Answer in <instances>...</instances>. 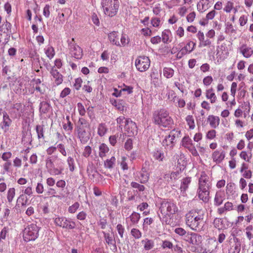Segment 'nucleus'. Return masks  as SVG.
I'll return each mask as SVG.
<instances>
[{
  "label": "nucleus",
  "mask_w": 253,
  "mask_h": 253,
  "mask_svg": "<svg viewBox=\"0 0 253 253\" xmlns=\"http://www.w3.org/2000/svg\"><path fill=\"white\" fill-rule=\"evenodd\" d=\"M204 216L203 211L196 210L190 211L186 214V224L193 230L201 231L205 223Z\"/></svg>",
  "instance_id": "obj_1"
},
{
  "label": "nucleus",
  "mask_w": 253,
  "mask_h": 253,
  "mask_svg": "<svg viewBox=\"0 0 253 253\" xmlns=\"http://www.w3.org/2000/svg\"><path fill=\"white\" fill-rule=\"evenodd\" d=\"M159 211L162 214V216L159 214L160 220L167 224L169 223L171 215L177 212L178 209L172 201L164 200L161 203Z\"/></svg>",
  "instance_id": "obj_2"
},
{
  "label": "nucleus",
  "mask_w": 253,
  "mask_h": 253,
  "mask_svg": "<svg viewBox=\"0 0 253 253\" xmlns=\"http://www.w3.org/2000/svg\"><path fill=\"white\" fill-rule=\"evenodd\" d=\"M152 121L159 126L169 127L173 123L172 119L169 116V112L165 109H160L154 112Z\"/></svg>",
  "instance_id": "obj_3"
},
{
  "label": "nucleus",
  "mask_w": 253,
  "mask_h": 253,
  "mask_svg": "<svg viewBox=\"0 0 253 253\" xmlns=\"http://www.w3.org/2000/svg\"><path fill=\"white\" fill-rule=\"evenodd\" d=\"M101 6L106 15L113 17L118 11L120 2L119 0H102Z\"/></svg>",
  "instance_id": "obj_4"
},
{
  "label": "nucleus",
  "mask_w": 253,
  "mask_h": 253,
  "mask_svg": "<svg viewBox=\"0 0 253 253\" xmlns=\"http://www.w3.org/2000/svg\"><path fill=\"white\" fill-rule=\"evenodd\" d=\"M181 137V131L177 129L170 131L169 134L166 136L162 141L163 146L168 150H171L175 145L176 139Z\"/></svg>",
  "instance_id": "obj_5"
},
{
  "label": "nucleus",
  "mask_w": 253,
  "mask_h": 253,
  "mask_svg": "<svg viewBox=\"0 0 253 253\" xmlns=\"http://www.w3.org/2000/svg\"><path fill=\"white\" fill-rule=\"evenodd\" d=\"M39 228L36 224H31L27 226L23 232V237L25 241H34L39 236Z\"/></svg>",
  "instance_id": "obj_6"
},
{
  "label": "nucleus",
  "mask_w": 253,
  "mask_h": 253,
  "mask_svg": "<svg viewBox=\"0 0 253 253\" xmlns=\"http://www.w3.org/2000/svg\"><path fill=\"white\" fill-rule=\"evenodd\" d=\"M54 222L56 225L67 229H73L76 226L74 221L65 217H56Z\"/></svg>",
  "instance_id": "obj_7"
},
{
  "label": "nucleus",
  "mask_w": 253,
  "mask_h": 253,
  "mask_svg": "<svg viewBox=\"0 0 253 253\" xmlns=\"http://www.w3.org/2000/svg\"><path fill=\"white\" fill-rule=\"evenodd\" d=\"M68 45L70 53L72 56L77 59H80L82 58V49L75 43L74 38H72L71 41L68 42Z\"/></svg>",
  "instance_id": "obj_8"
},
{
  "label": "nucleus",
  "mask_w": 253,
  "mask_h": 253,
  "mask_svg": "<svg viewBox=\"0 0 253 253\" xmlns=\"http://www.w3.org/2000/svg\"><path fill=\"white\" fill-rule=\"evenodd\" d=\"M135 66L140 72L146 71L150 67V61L146 56H139L135 60Z\"/></svg>",
  "instance_id": "obj_9"
},
{
  "label": "nucleus",
  "mask_w": 253,
  "mask_h": 253,
  "mask_svg": "<svg viewBox=\"0 0 253 253\" xmlns=\"http://www.w3.org/2000/svg\"><path fill=\"white\" fill-rule=\"evenodd\" d=\"M24 106L20 103H16L13 104L10 110V114L14 119H19L24 112Z\"/></svg>",
  "instance_id": "obj_10"
},
{
  "label": "nucleus",
  "mask_w": 253,
  "mask_h": 253,
  "mask_svg": "<svg viewBox=\"0 0 253 253\" xmlns=\"http://www.w3.org/2000/svg\"><path fill=\"white\" fill-rule=\"evenodd\" d=\"M125 130L128 136H132L137 134V129L136 124L129 119L125 120Z\"/></svg>",
  "instance_id": "obj_11"
},
{
  "label": "nucleus",
  "mask_w": 253,
  "mask_h": 253,
  "mask_svg": "<svg viewBox=\"0 0 253 253\" xmlns=\"http://www.w3.org/2000/svg\"><path fill=\"white\" fill-rule=\"evenodd\" d=\"M89 129L90 128H84L83 127L77 129L78 137L82 143H86L90 139L91 133Z\"/></svg>",
  "instance_id": "obj_12"
},
{
  "label": "nucleus",
  "mask_w": 253,
  "mask_h": 253,
  "mask_svg": "<svg viewBox=\"0 0 253 253\" xmlns=\"http://www.w3.org/2000/svg\"><path fill=\"white\" fill-rule=\"evenodd\" d=\"M50 73L54 80V83L56 85L61 84L63 81V77L56 69L55 66H53L50 71Z\"/></svg>",
  "instance_id": "obj_13"
},
{
  "label": "nucleus",
  "mask_w": 253,
  "mask_h": 253,
  "mask_svg": "<svg viewBox=\"0 0 253 253\" xmlns=\"http://www.w3.org/2000/svg\"><path fill=\"white\" fill-rule=\"evenodd\" d=\"M186 237L187 238L186 240L193 245H199L201 243L202 236L197 234L188 233Z\"/></svg>",
  "instance_id": "obj_14"
},
{
  "label": "nucleus",
  "mask_w": 253,
  "mask_h": 253,
  "mask_svg": "<svg viewBox=\"0 0 253 253\" xmlns=\"http://www.w3.org/2000/svg\"><path fill=\"white\" fill-rule=\"evenodd\" d=\"M208 176L205 172H202L199 180V189L203 190L204 189L209 190V184L208 182Z\"/></svg>",
  "instance_id": "obj_15"
},
{
  "label": "nucleus",
  "mask_w": 253,
  "mask_h": 253,
  "mask_svg": "<svg viewBox=\"0 0 253 253\" xmlns=\"http://www.w3.org/2000/svg\"><path fill=\"white\" fill-rule=\"evenodd\" d=\"M240 52L247 58H250L253 54V48L244 44L239 47Z\"/></svg>",
  "instance_id": "obj_16"
},
{
  "label": "nucleus",
  "mask_w": 253,
  "mask_h": 253,
  "mask_svg": "<svg viewBox=\"0 0 253 253\" xmlns=\"http://www.w3.org/2000/svg\"><path fill=\"white\" fill-rule=\"evenodd\" d=\"M225 156V153L224 151L216 150L212 153L211 157L214 162H216V164H219L224 160Z\"/></svg>",
  "instance_id": "obj_17"
},
{
  "label": "nucleus",
  "mask_w": 253,
  "mask_h": 253,
  "mask_svg": "<svg viewBox=\"0 0 253 253\" xmlns=\"http://www.w3.org/2000/svg\"><path fill=\"white\" fill-rule=\"evenodd\" d=\"M12 123V120L10 119L8 115L6 113H3V119L1 124V127L5 132L9 129V127Z\"/></svg>",
  "instance_id": "obj_18"
},
{
  "label": "nucleus",
  "mask_w": 253,
  "mask_h": 253,
  "mask_svg": "<svg viewBox=\"0 0 253 253\" xmlns=\"http://www.w3.org/2000/svg\"><path fill=\"white\" fill-rule=\"evenodd\" d=\"M210 0H201V1L197 4L198 10L203 12L207 10L210 6Z\"/></svg>",
  "instance_id": "obj_19"
},
{
  "label": "nucleus",
  "mask_w": 253,
  "mask_h": 253,
  "mask_svg": "<svg viewBox=\"0 0 253 253\" xmlns=\"http://www.w3.org/2000/svg\"><path fill=\"white\" fill-rule=\"evenodd\" d=\"M207 121L209 123L211 126L213 128H216L220 123L219 118L213 115L209 116Z\"/></svg>",
  "instance_id": "obj_20"
},
{
  "label": "nucleus",
  "mask_w": 253,
  "mask_h": 253,
  "mask_svg": "<svg viewBox=\"0 0 253 253\" xmlns=\"http://www.w3.org/2000/svg\"><path fill=\"white\" fill-rule=\"evenodd\" d=\"M108 38L110 42L114 45L118 46L119 45L120 37L118 33L116 32H112L108 35Z\"/></svg>",
  "instance_id": "obj_21"
},
{
  "label": "nucleus",
  "mask_w": 253,
  "mask_h": 253,
  "mask_svg": "<svg viewBox=\"0 0 253 253\" xmlns=\"http://www.w3.org/2000/svg\"><path fill=\"white\" fill-rule=\"evenodd\" d=\"M180 172L178 171L171 172L170 173L166 174L164 178L169 182H172L179 177Z\"/></svg>",
  "instance_id": "obj_22"
},
{
  "label": "nucleus",
  "mask_w": 253,
  "mask_h": 253,
  "mask_svg": "<svg viewBox=\"0 0 253 253\" xmlns=\"http://www.w3.org/2000/svg\"><path fill=\"white\" fill-rule=\"evenodd\" d=\"M209 190L198 189V196L201 200L205 203L208 202L209 200Z\"/></svg>",
  "instance_id": "obj_23"
},
{
  "label": "nucleus",
  "mask_w": 253,
  "mask_h": 253,
  "mask_svg": "<svg viewBox=\"0 0 253 253\" xmlns=\"http://www.w3.org/2000/svg\"><path fill=\"white\" fill-rule=\"evenodd\" d=\"M112 104L113 106L116 107L118 110L120 111H124V110H126V103L123 100H114L112 102Z\"/></svg>",
  "instance_id": "obj_24"
},
{
  "label": "nucleus",
  "mask_w": 253,
  "mask_h": 253,
  "mask_svg": "<svg viewBox=\"0 0 253 253\" xmlns=\"http://www.w3.org/2000/svg\"><path fill=\"white\" fill-rule=\"evenodd\" d=\"M224 200V194L221 192H216L214 199V205L216 206H220L222 204Z\"/></svg>",
  "instance_id": "obj_25"
},
{
  "label": "nucleus",
  "mask_w": 253,
  "mask_h": 253,
  "mask_svg": "<svg viewBox=\"0 0 253 253\" xmlns=\"http://www.w3.org/2000/svg\"><path fill=\"white\" fill-rule=\"evenodd\" d=\"M206 96L207 99H210L211 103L212 104L214 103L217 100V97L213 92L212 88L206 90Z\"/></svg>",
  "instance_id": "obj_26"
},
{
  "label": "nucleus",
  "mask_w": 253,
  "mask_h": 253,
  "mask_svg": "<svg viewBox=\"0 0 253 253\" xmlns=\"http://www.w3.org/2000/svg\"><path fill=\"white\" fill-rule=\"evenodd\" d=\"M141 243L144 245V249L146 251L151 250L154 246V242L152 240L145 239L142 240Z\"/></svg>",
  "instance_id": "obj_27"
},
{
  "label": "nucleus",
  "mask_w": 253,
  "mask_h": 253,
  "mask_svg": "<svg viewBox=\"0 0 253 253\" xmlns=\"http://www.w3.org/2000/svg\"><path fill=\"white\" fill-rule=\"evenodd\" d=\"M191 178L189 177H187L182 179L180 185V189L181 191H185L187 189L189 185L191 183Z\"/></svg>",
  "instance_id": "obj_28"
},
{
  "label": "nucleus",
  "mask_w": 253,
  "mask_h": 253,
  "mask_svg": "<svg viewBox=\"0 0 253 253\" xmlns=\"http://www.w3.org/2000/svg\"><path fill=\"white\" fill-rule=\"evenodd\" d=\"M149 178V174L146 170L143 168L140 172V175L139 177V181L141 183H146Z\"/></svg>",
  "instance_id": "obj_29"
},
{
  "label": "nucleus",
  "mask_w": 253,
  "mask_h": 253,
  "mask_svg": "<svg viewBox=\"0 0 253 253\" xmlns=\"http://www.w3.org/2000/svg\"><path fill=\"white\" fill-rule=\"evenodd\" d=\"M80 127L84 128H90V125L87 121L84 118H80L78 124L76 126V129H79Z\"/></svg>",
  "instance_id": "obj_30"
},
{
  "label": "nucleus",
  "mask_w": 253,
  "mask_h": 253,
  "mask_svg": "<svg viewBox=\"0 0 253 253\" xmlns=\"http://www.w3.org/2000/svg\"><path fill=\"white\" fill-rule=\"evenodd\" d=\"M107 127L104 123H100L97 128V133L100 136H104L107 131Z\"/></svg>",
  "instance_id": "obj_31"
},
{
  "label": "nucleus",
  "mask_w": 253,
  "mask_h": 253,
  "mask_svg": "<svg viewBox=\"0 0 253 253\" xmlns=\"http://www.w3.org/2000/svg\"><path fill=\"white\" fill-rule=\"evenodd\" d=\"M99 155L100 157L103 158L106 156V154L109 152V148L104 143H102L99 146Z\"/></svg>",
  "instance_id": "obj_32"
},
{
  "label": "nucleus",
  "mask_w": 253,
  "mask_h": 253,
  "mask_svg": "<svg viewBox=\"0 0 253 253\" xmlns=\"http://www.w3.org/2000/svg\"><path fill=\"white\" fill-rule=\"evenodd\" d=\"M103 233L104 234L105 241L108 245L115 246L116 241L114 239L113 236H111L109 233H107L105 232H103Z\"/></svg>",
  "instance_id": "obj_33"
},
{
  "label": "nucleus",
  "mask_w": 253,
  "mask_h": 253,
  "mask_svg": "<svg viewBox=\"0 0 253 253\" xmlns=\"http://www.w3.org/2000/svg\"><path fill=\"white\" fill-rule=\"evenodd\" d=\"M45 195L50 197H55L58 199L61 198V197L60 195L57 194L56 190L54 188L51 187H49L47 189L45 193Z\"/></svg>",
  "instance_id": "obj_34"
},
{
  "label": "nucleus",
  "mask_w": 253,
  "mask_h": 253,
  "mask_svg": "<svg viewBox=\"0 0 253 253\" xmlns=\"http://www.w3.org/2000/svg\"><path fill=\"white\" fill-rule=\"evenodd\" d=\"M140 214L136 212H133L132 214L129 216V218L133 224H136L138 223L140 218Z\"/></svg>",
  "instance_id": "obj_35"
},
{
  "label": "nucleus",
  "mask_w": 253,
  "mask_h": 253,
  "mask_svg": "<svg viewBox=\"0 0 253 253\" xmlns=\"http://www.w3.org/2000/svg\"><path fill=\"white\" fill-rule=\"evenodd\" d=\"M182 146L188 149L193 145L192 140L188 136H185L182 138L181 141Z\"/></svg>",
  "instance_id": "obj_36"
},
{
  "label": "nucleus",
  "mask_w": 253,
  "mask_h": 253,
  "mask_svg": "<svg viewBox=\"0 0 253 253\" xmlns=\"http://www.w3.org/2000/svg\"><path fill=\"white\" fill-rule=\"evenodd\" d=\"M45 53L46 56L51 59L55 55V51L54 48L51 46H49L44 49Z\"/></svg>",
  "instance_id": "obj_37"
},
{
  "label": "nucleus",
  "mask_w": 253,
  "mask_h": 253,
  "mask_svg": "<svg viewBox=\"0 0 253 253\" xmlns=\"http://www.w3.org/2000/svg\"><path fill=\"white\" fill-rule=\"evenodd\" d=\"M116 162L115 157H112L110 159H107L104 162V166L106 168L112 169L114 167Z\"/></svg>",
  "instance_id": "obj_38"
},
{
  "label": "nucleus",
  "mask_w": 253,
  "mask_h": 253,
  "mask_svg": "<svg viewBox=\"0 0 253 253\" xmlns=\"http://www.w3.org/2000/svg\"><path fill=\"white\" fill-rule=\"evenodd\" d=\"M15 195V189L14 188H10L7 192V199L9 203H11Z\"/></svg>",
  "instance_id": "obj_39"
},
{
  "label": "nucleus",
  "mask_w": 253,
  "mask_h": 253,
  "mask_svg": "<svg viewBox=\"0 0 253 253\" xmlns=\"http://www.w3.org/2000/svg\"><path fill=\"white\" fill-rule=\"evenodd\" d=\"M174 73V70L171 68L165 67L163 69V75L168 79L171 78L173 76Z\"/></svg>",
  "instance_id": "obj_40"
},
{
  "label": "nucleus",
  "mask_w": 253,
  "mask_h": 253,
  "mask_svg": "<svg viewBox=\"0 0 253 253\" xmlns=\"http://www.w3.org/2000/svg\"><path fill=\"white\" fill-rule=\"evenodd\" d=\"M50 105L46 102L42 101L40 103V110L43 113H47L49 110Z\"/></svg>",
  "instance_id": "obj_41"
},
{
  "label": "nucleus",
  "mask_w": 253,
  "mask_h": 253,
  "mask_svg": "<svg viewBox=\"0 0 253 253\" xmlns=\"http://www.w3.org/2000/svg\"><path fill=\"white\" fill-rule=\"evenodd\" d=\"M130 234L135 239H139L142 236L141 232L136 228H132L131 230Z\"/></svg>",
  "instance_id": "obj_42"
},
{
  "label": "nucleus",
  "mask_w": 253,
  "mask_h": 253,
  "mask_svg": "<svg viewBox=\"0 0 253 253\" xmlns=\"http://www.w3.org/2000/svg\"><path fill=\"white\" fill-rule=\"evenodd\" d=\"M36 132L39 139L44 138L43 126L37 125L36 126Z\"/></svg>",
  "instance_id": "obj_43"
},
{
  "label": "nucleus",
  "mask_w": 253,
  "mask_h": 253,
  "mask_svg": "<svg viewBox=\"0 0 253 253\" xmlns=\"http://www.w3.org/2000/svg\"><path fill=\"white\" fill-rule=\"evenodd\" d=\"M130 186L132 188L136 189L139 192H142L145 189L144 185H141L136 182H131L130 183Z\"/></svg>",
  "instance_id": "obj_44"
},
{
  "label": "nucleus",
  "mask_w": 253,
  "mask_h": 253,
  "mask_svg": "<svg viewBox=\"0 0 253 253\" xmlns=\"http://www.w3.org/2000/svg\"><path fill=\"white\" fill-rule=\"evenodd\" d=\"M186 121L187 124L189 125V127L191 129H193L195 127V123L192 116H187L186 118Z\"/></svg>",
  "instance_id": "obj_45"
},
{
  "label": "nucleus",
  "mask_w": 253,
  "mask_h": 253,
  "mask_svg": "<svg viewBox=\"0 0 253 253\" xmlns=\"http://www.w3.org/2000/svg\"><path fill=\"white\" fill-rule=\"evenodd\" d=\"M2 28L5 29V30L4 31V33L7 34V35H10L11 34V24L8 22H6L4 24L2 25Z\"/></svg>",
  "instance_id": "obj_46"
},
{
  "label": "nucleus",
  "mask_w": 253,
  "mask_h": 253,
  "mask_svg": "<svg viewBox=\"0 0 253 253\" xmlns=\"http://www.w3.org/2000/svg\"><path fill=\"white\" fill-rule=\"evenodd\" d=\"M240 250V245L236 244L230 248L229 253H239Z\"/></svg>",
  "instance_id": "obj_47"
},
{
  "label": "nucleus",
  "mask_w": 253,
  "mask_h": 253,
  "mask_svg": "<svg viewBox=\"0 0 253 253\" xmlns=\"http://www.w3.org/2000/svg\"><path fill=\"white\" fill-rule=\"evenodd\" d=\"M17 201L21 202L22 206H25L28 202V198L24 194H22L18 198Z\"/></svg>",
  "instance_id": "obj_48"
},
{
  "label": "nucleus",
  "mask_w": 253,
  "mask_h": 253,
  "mask_svg": "<svg viewBox=\"0 0 253 253\" xmlns=\"http://www.w3.org/2000/svg\"><path fill=\"white\" fill-rule=\"evenodd\" d=\"M128 43V40L126 39V35H122L120 38V42H119V46H125Z\"/></svg>",
  "instance_id": "obj_49"
},
{
  "label": "nucleus",
  "mask_w": 253,
  "mask_h": 253,
  "mask_svg": "<svg viewBox=\"0 0 253 253\" xmlns=\"http://www.w3.org/2000/svg\"><path fill=\"white\" fill-rule=\"evenodd\" d=\"M80 204L78 202L75 203L68 208V211L71 213H75L79 208Z\"/></svg>",
  "instance_id": "obj_50"
},
{
  "label": "nucleus",
  "mask_w": 253,
  "mask_h": 253,
  "mask_svg": "<svg viewBox=\"0 0 253 253\" xmlns=\"http://www.w3.org/2000/svg\"><path fill=\"white\" fill-rule=\"evenodd\" d=\"M77 108L79 114L82 116H84L86 111L83 104L82 103H78L77 104Z\"/></svg>",
  "instance_id": "obj_51"
},
{
  "label": "nucleus",
  "mask_w": 253,
  "mask_h": 253,
  "mask_svg": "<svg viewBox=\"0 0 253 253\" xmlns=\"http://www.w3.org/2000/svg\"><path fill=\"white\" fill-rule=\"evenodd\" d=\"M195 45H196L195 42H194L192 41H189L186 44V45L185 46V47H186L188 51H189V53H191L194 50Z\"/></svg>",
  "instance_id": "obj_52"
},
{
  "label": "nucleus",
  "mask_w": 253,
  "mask_h": 253,
  "mask_svg": "<svg viewBox=\"0 0 253 253\" xmlns=\"http://www.w3.org/2000/svg\"><path fill=\"white\" fill-rule=\"evenodd\" d=\"M67 163L69 167L70 170L73 171L75 169L74 160L73 158L69 157L67 159Z\"/></svg>",
  "instance_id": "obj_53"
},
{
  "label": "nucleus",
  "mask_w": 253,
  "mask_h": 253,
  "mask_svg": "<svg viewBox=\"0 0 253 253\" xmlns=\"http://www.w3.org/2000/svg\"><path fill=\"white\" fill-rule=\"evenodd\" d=\"M82 82L83 81L81 78H79L75 80V83L74 84V87L77 90H79L81 87Z\"/></svg>",
  "instance_id": "obj_54"
},
{
  "label": "nucleus",
  "mask_w": 253,
  "mask_h": 253,
  "mask_svg": "<svg viewBox=\"0 0 253 253\" xmlns=\"http://www.w3.org/2000/svg\"><path fill=\"white\" fill-rule=\"evenodd\" d=\"M216 136V131L211 129L208 131L206 134V138L208 139H213Z\"/></svg>",
  "instance_id": "obj_55"
},
{
  "label": "nucleus",
  "mask_w": 253,
  "mask_h": 253,
  "mask_svg": "<svg viewBox=\"0 0 253 253\" xmlns=\"http://www.w3.org/2000/svg\"><path fill=\"white\" fill-rule=\"evenodd\" d=\"M119 135H120V136H121L122 134H117L111 135L110 136L109 142L112 146H114L116 144L117 139Z\"/></svg>",
  "instance_id": "obj_56"
},
{
  "label": "nucleus",
  "mask_w": 253,
  "mask_h": 253,
  "mask_svg": "<svg viewBox=\"0 0 253 253\" xmlns=\"http://www.w3.org/2000/svg\"><path fill=\"white\" fill-rule=\"evenodd\" d=\"M45 85L43 84H42L41 85H36L35 89L39 92L41 94H44L45 91Z\"/></svg>",
  "instance_id": "obj_57"
},
{
  "label": "nucleus",
  "mask_w": 253,
  "mask_h": 253,
  "mask_svg": "<svg viewBox=\"0 0 253 253\" xmlns=\"http://www.w3.org/2000/svg\"><path fill=\"white\" fill-rule=\"evenodd\" d=\"M233 8V3L231 1H228L225 7L224 8V11L226 12L229 13L231 12L232 9Z\"/></svg>",
  "instance_id": "obj_58"
},
{
  "label": "nucleus",
  "mask_w": 253,
  "mask_h": 253,
  "mask_svg": "<svg viewBox=\"0 0 253 253\" xmlns=\"http://www.w3.org/2000/svg\"><path fill=\"white\" fill-rule=\"evenodd\" d=\"M63 127L66 131H72L73 128V124L71 121H68L67 124H63Z\"/></svg>",
  "instance_id": "obj_59"
},
{
  "label": "nucleus",
  "mask_w": 253,
  "mask_h": 253,
  "mask_svg": "<svg viewBox=\"0 0 253 253\" xmlns=\"http://www.w3.org/2000/svg\"><path fill=\"white\" fill-rule=\"evenodd\" d=\"M91 153V148L89 146H86L85 147L84 151L83 152V156L86 158L89 156Z\"/></svg>",
  "instance_id": "obj_60"
},
{
  "label": "nucleus",
  "mask_w": 253,
  "mask_h": 253,
  "mask_svg": "<svg viewBox=\"0 0 253 253\" xmlns=\"http://www.w3.org/2000/svg\"><path fill=\"white\" fill-rule=\"evenodd\" d=\"M36 191L38 194H42L44 191V187L42 183H38L36 187Z\"/></svg>",
  "instance_id": "obj_61"
},
{
  "label": "nucleus",
  "mask_w": 253,
  "mask_h": 253,
  "mask_svg": "<svg viewBox=\"0 0 253 253\" xmlns=\"http://www.w3.org/2000/svg\"><path fill=\"white\" fill-rule=\"evenodd\" d=\"M57 148L64 156H67V152L66 151L64 145L63 144L61 143L58 144L57 146Z\"/></svg>",
  "instance_id": "obj_62"
},
{
  "label": "nucleus",
  "mask_w": 253,
  "mask_h": 253,
  "mask_svg": "<svg viewBox=\"0 0 253 253\" xmlns=\"http://www.w3.org/2000/svg\"><path fill=\"white\" fill-rule=\"evenodd\" d=\"M212 81L213 79L211 76H207L203 79V84L204 85L208 86L211 84Z\"/></svg>",
  "instance_id": "obj_63"
},
{
  "label": "nucleus",
  "mask_w": 253,
  "mask_h": 253,
  "mask_svg": "<svg viewBox=\"0 0 253 253\" xmlns=\"http://www.w3.org/2000/svg\"><path fill=\"white\" fill-rule=\"evenodd\" d=\"M12 153L10 152H4L1 156L2 159L4 161H9V159L11 157Z\"/></svg>",
  "instance_id": "obj_64"
}]
</instances>
